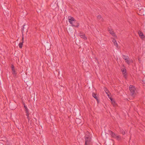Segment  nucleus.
I'll return each mask as SVG.
<instances>
[{
    "mask_svg": "<svg viewBox=\"0 0 145 145\" xmlns=\"http://www.w3.org/2000/svg\"><path fill=\"white\" fill-rule=\"evenodd\" d=\"M84 138L85 145H90L91 142V137L89 132L87 131L86 132Z\"/></svg>",
    "mask_w": 145,
    "mask_h": 145,
    "instance_id": "obj_1",
    "label": "nucleus"
},
{
    "mask_svg": "<svg viewBox=\"0 0 145 145\" xmlns=\"http://www.w3.org/2000/svg\"><path fill=\"white\" fill-rule=\"evenodd\" d=\"M68 21L70 24L72 26L78 27L79 26V24L72 17L69 16Z\"/></svg>",
    "mask_w": 145,
    "mask_h": 145,
    "instance_id": "obj_2",
    "label": "nucleus"
},
{
    "mask_svg": "<svg viewBox=\"0 0 145 145\" xmlns=\"http://www.w3.org/2000/svg\"><path fill=\"white\" fill-rule=\"evenodd\" d=\"M129 89L131 96L133 97H135L137 94V91L135 87L131 85L129 86Z\"/></svg>",
    "mask_w": 145,
    "mask_h": 145,
    "instance_id": "obj_3",
    "label": "nucleus"
},
{
    "mask_svg": "<svg viewBox=\"0 0 145 145\" xmlns=\"http://www.w3.org/2000/svg\"><path fill=\"white\" fill-rule=\"evenodd\" d=\"M122 57L123 59L125 60V62L128 64H129L130 62L128 56H125L123 55Z\"/></svg>",
    "mask_w": 145,
    "mask_h": 145,
    "instance_id": "obj_4",
    "label": "nucleus"
},
{
    "mask_svg": "<svg viewBox=\"0 0 145 145\" xmlns=\"http://www.w3.org/2000/svg\"><path fill=\"white\" fill-rule=\"evenodd\" d=\"M11 68L12 71V74H13L14 76H16L17 74V73L15 70L14 67L13 65H11Z\"/></svg>",
    "mask_w": 145,
    "mask_h": 145,
    "instance_id": "obj_5",
    "label": "nucleus"
},
{
    "mask_svg": "<svg viewBox=\"0 0 145 145\" xmlns=\"http://www.w3.org/2000/svg\"><path fill=\"white\" fill-rule=\"evenodd\" d=\"M79 35L80 37L83 38L84 40H86L87 39V37L85 36V34L83 33L80 32L79 34Z\"/></svg>",
    "mask_w": 145,
    "mask_h": 145,
    "instance_id": "obj_6",
    "label": "nucleus"
},
{
    "mask_svg": "<svg viewBox=\"0 0 145 145\" xmlns=\"http://www.w3.org/2000/svg\"><path fill=\"white\" fill-rule=\"evenodd\" d=\"M138 33L139 36L142 39H143L145 38V37L142 32L139 30L138 31Z\"/></svg>",
    "mask_w": 145,
    "mask_h": 145,
    "instance_id": "obj_7",
    "label": "nucleus"
},
{
    "mask_svg": "<svg viewBox=\"0 0 145 145\" xmlns=\"http://www.w3.org/2000/svg\"><path fill=\"white\" fill-rule=\"evenodd\" d=\"M108 31L109 32V33L113 36L114 37H116V34L114 32V31H112V30L111 28H108Z\"/></svg>",
    "mask_w": 145,
    "mask_h": 145,
    "instance_id": "obj_8",
    "label": "nucleus"
},
{
    "mask_svg": "<svg viewBox=\"0 0 145 145\" xmlns=\"http://www.w3.org/2000/svg\"><path fill=\"white\" fill-rule=\"evenodd\" d=\"M93 97H94L97 101L98 102H99V99L97 96V94L94 93H93L92 94Z\"/></svg>",
    "mask_w": 145,
    "mask_h": 145,
    "instance_id": "obj_9",
    "label": "nucleus"
},
{
    "mask_svg": "<svg viewBox=\"0 0 145 145\" xmlns=\"http://www.w3.org/2000/svg\"><path fill=\"white\" fill-rule=\"evenodd\" d=\"M98 19L101 22H103L104 21V19L102 17L101 15H98L97 17Z\"/></svg>",
    "mask_w": 145,
    "mask_h": 145,
    "instance_id": "obj_10",
    "label": "nucleus"
},
{
    "mask_svg": "<svg viewBox=\"0 0 145 145\" xmlns=\"http://www.w3.org/2000/svg\"><path fill=\"white\" fill-rule=\"evenodd\" d=\"M110 132L111 133L110 134V135L112 137L115 138L116 136V135L112 131H110Z\"/></svg>",
    "mask_w": 145,
    "mask_h": 145,
    "instance_id": "obj_11",
    "label": "nucleus"
},
{
    "mask_svg": "<svg viewBox=\"0 0 145 145\" xmlns=\"http://www.w3.org/2000/svg\"><path fill=\"white\" fill-rule=\"evenodd\" d=\"M112 41L114 44L117 47L118 46V44L116 40L114 39H113Z\"/></svg>",
    "mask_w": 145,
    "mask_h": 145,
    "instance_id": "obj_12",
    "label": "nucleus"
},
{
    "mask_svg": "<svg viewBox=\"0 0 145 145\" xmlns=\"http://www.w3.org/2000/svg\"><path fill=\"white\" fill-rule=\"evenodd\" d=\"M120 131L121 133L123 135H125V132L121 128H120Z\"/></svg>",
    "mask_w": 145,
    "mask_h": 145,
    "instance_id": "obj_13",
    "label": "nucleus"
},
{
    "mask_svg": "<svg viewBox=\"0 0 145 145\" xmlns=\"http://www.w3.org/2000/svg\"><path fill=\"white\" fill-rule=\"evenodd\" d=\"M104 90L105 91L106 93L107 94V95L108 96H109V95H108V93L109 92V91L107 89V88L106 87H104Z\"/></svg>",
    "mask_w": 145,
    "mask_h": 145,
    "instance_id": "obj_14",
    "label": "nucleus"
},
{
    "mask_svg": "<svg viewBox=\"0 0 145 145\" xmlns=\"http://www.w3.org/2000/svg\"><path fill=\"white\" fill-rule=\"evenodd\" d=\"M23 104L24 105V107L25 109V112H29L28 109L27 107L25 105V103H24Z\"/></svg>",
    "mask_w": 145,
    "mask_h": 145,
    "instance_id": "obj_15",
    "label": "nucleus"
},
{
    "mask_svg": "<svg viewBox=\"0 0 145 145\" xmlns=\"http://www.w3.org/2000/svg\"><path fill=\"white\" fill-rule=\"evenodd\" d=\"M116 138L117 140H120L121 139V137L119 135H116L115 137V138Z\"/></svg>",
    "mask_w": 145,
    "mask_h": 145,
    "instance_id": "obj_16",
    "label": "nucleus"
},
{
    "mask_svg": "<svg viewBox=\"0 0 145 145\" xmlns=\"http://www.w3.org/2000/svg\"><path fill=\"white\" fill-rule=\"evenodd\" d=\"M23 42H20L19 44V46L20 48H22L23 45Z\"/></svg>",
    "mask_w": 145,
    "mask_h": 145,
    "instance_id": "obj_17",
    "label": "nucleus"
},
{
    "mask_svg": "<svg viewBox=\"0 0 145 145\" xmlns=\"http://www.w3.org/2000/svg\"><path fill=\"white\" fill-rule=\"evenodd\" d=\"M121 71L123 74H125V73H126V69H121Z\"/></svg>",
    "mask_w": 145,
    "mask_h": 145,
    "instance_id": "obj_18",
    "label": "nucleus"
},
{
    "mask_svg": "<svg viewBox=\"0 0 145 145\" xmlns=\"http://www.w3.org/2000/svg\"><path fill=\"white\" fill-rule=\"evenodd\" d=\"M25 26V25H24L23 26V27H22V33H23L24 32V26Z\"/></svg>",
    "mask_w": 145,
    "mask_h": 145,
    "instance_id": "obj_19",
    "label": "nucleus"
},
{
    "mask_svg": "<svg viewBox=\"0 0 145 145\" xmlns=\"http://www.w3.org/2000/svg\"><path fill=\"white\" fill-rule=\"evenodd\" d=\"M124 75V76L125 78H126L127 77V75L126 73H125V74H123Z\"/></svg>",
    "mask_w": 145,
    "mask_h": 145,
    "instance_id": "obj_20",
    "label": "nucleus"
},
{
    "mask_svg": "<svg viewBox=\"0 0 145 145\" xmlns=\"http://www.w3.org/2000/svg\"><path fill=\"white\" fill-rule=\"evenodd\" d=\"M26 113V115L27 116H29V112H25Z\"/></svg>",
    "mask_w": 145,
    "mask_h": 145,
    "instance_id": "obj_21",
    "label": "nucleus"
},
{
    "mask_svg": "<svg viewBox=\"0 0 145 145\" xmlns=\"http://www.w3.org/2000/svg\"><path fill=\"white\" fill-rule=\"evenodd\" d=\"M112 102L114 105L115 104V102L114 101V100H113L112 101Z\"/></svg>",
    "mask_w": 145,
    "mask_h": 145,
    "instance_id": "obj_22",
    "label": "nucleus"
},
{
    "mask_svg": "<svg viewBox=\"0 0 145 145\" xmlns=\"http://www.w3.org/2000/svg\"><path fill=\"white\" fill-rule=\"evenodd\" d=\"M22 42H23V43H24V37L23 36L22 37Z\"/></svg>",
    "mask_w": 145,
    "mask_h": 145,
    "instance_id": "obj_23",
    "label": "nucleus"
},
{
    "mask_svg": "<svg viewBox=\"0 0 145 145\" xmlns=\"http://www.w3.org/2000/svg\"><path fill=\"white\" fill-rule=\"evenodd\" d=\"M110 99V100H111V101H112L113 100V99H112V98L111 97H110V98H109Z\"/></svg>",
    "mask_w": 145,
    "mask_h": 145,
    "instance_id": "obj_24",
    "label": "nucleus"
},
{
    "mask_svg": "<svg viewBox=\"0 0 145 145\" xmlns=\"http://www.w3.org/2000/svg\"><path fill=\"white\" fill-rule=\"evenodd\" d=\"M27 118L28 119V121H29V116H28L27 117Z\"/></svg>",
    "mask_w": 145,
    "mask_h": 145,
    "instance_id": "obj_25",
    "label": "nucleus"
}]
</instances>
